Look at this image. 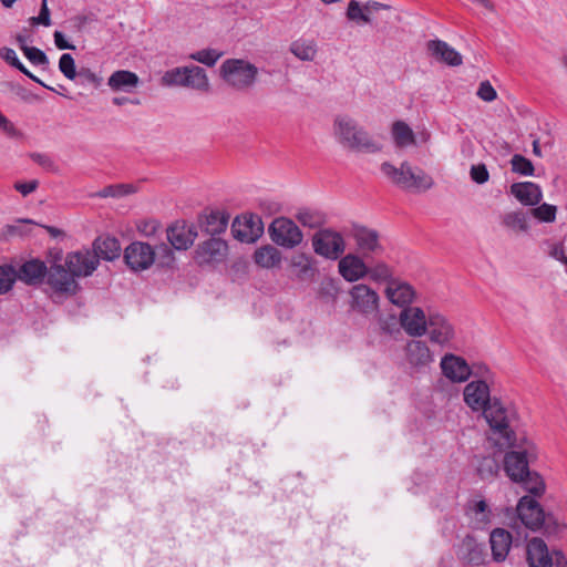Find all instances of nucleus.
<instances>
[{
    "instance_id": "ddd939ff",
    "label": "nucleus",
    "mask_w": 567,
    "mask_h": 567,
    "mask_svg": "<svg viewBox=\"0 0 567 567\" xmlns=\"http://www.w3.org/2000/svg\"><path fill=\"white\" fill-rule=\"evenodd\" d=\"M405 360L414 372H425L434 362V354L422 340H410L404 347Z\"/></svg>"
},
{
    "instance_id": "de8ad7c7",
    "label": "nucleus",
    "mask_w": 567,
    "mask_h": 567,
    "mask_svg": "<svg viewBox=\"0 0 567 567\" xmlns=\"http://www.w3.org/2000/svg\"><path fill=\"white\" fill-rule=\"evenodd\" d=\"M76 74L78 75L74 81L79 85H92L93 87L97 89L101 86L103 81L100 75H97L89 68H80V70L76 71Z\"/></svg>"
},
{
    "instance_id": "2eb2a0df",
    "label": "nucleus",
    "mask_w": 567,
    "mask_h": 567,
    "mask_svg": "<svg viewBox=\"0 0 567 567\" xmlns=\"http://www.w3.org/2000/svg\"><path fill=\"white\" fill-rule=\"evenodd\" d=\"M169 245L176 250H187L197 238V227L185 220H176L166 229Z\"/></svg>"
},
{
    "instance_id": "5fc2aeb1",
    "label": "nucleus",
    "mask_w": 567,
    "mask_h": 567,
    "mask_svg": "<svg viewBox=\"0 0 567 567\" xmlns=\"http://www.w3.org/2000/svg\"><path fill=\"white\" fill-rule=\"evenodd\" d=\"M22 52L25 55V58L34 65L49 64V59L47 54L35 47L25 48L24 51Z\"/></svg>"
},
{
    "instance_id": "c03bdc74",
    "label": "nucleus",
    "mask_w": 567,
    "mask_h": 567,
    "mask_svg": "<svg viewBox=\"0 0 567 567\" xmlns=\"http://www.w3.org/2000/svg\"><path fill=\"white\" fill-rule=\"evenodd\" d=\"M221 55L223 52L216 49H203L192 53L189 55V59L212 68L216 64V62L220 59Z\"/></svg>"
},
{
    "instance_id": "1a4fd4ad",
    "label": "nucleus",
    "mask_w": 567,
    "mask_h": 567,
    "mask_svg": "<svg viewBox=\"0 0 567 567\" xmlns=\"http://www.w3.org/2000/svg\"><path fill=\"white\" fill-rule=\"evenodd\" d=\"M271 240L284 248H295L301 244L303 234L296 223L286 217L272 220L268 228Z\"/></svg>"
},
{
    "instance_id": "09e8293b",
    "label": "nucleus",
    "mask_w": 567,
    "mask_h": 567,
    "mask_svg": "<svg viewBox=\"0 0 567 567\" xmlns=\"http://www.w3.org/2000/svg\"><path fill=\"white\" fill-rule=\"evenodd\" d=\"M135 192V188L131 184H116L109 185L97 193L99 197H122Z\"/></svg>"
},
{
    "instance_id": "e2e57ef3",
    "label": "nucleus",
    "mask_w": 567,
    "mask_h": 567,
    "mask_svg": "<svg viewBox=\"0 0 567 567\" xmlns=\"http://www.w3.org/2000/svg\"><path fill=\"white\" fill-rule=\"evenodd\" d=\"M74 27L78 31H82L85 25L96 22L97 16L93 12L85 13V14H78L72 19Z\"/></svg>"
},
{
    "instance_id": "0e129e2a",
    "label": "nucleus",
    "mask_w": 567,
    "mask_h": 567,
    "mask_svg": "<svg viewBox=\"0 0 567 567\" xmlns=\"http://www.w3.org/2000/svg\"><path fill=\"white\" fill-rule=\"evenodd\" d=\"M39 187V182L32 179L29 182H16L13 188L19 192L22 196H28Z\"/></svg>"
},
{
    "instance_id": "c9c22d12",
    "label": "nucleus",
    "mask_w": 567,
    "mask_h": 567,
    "mask_svg": "<svg viewBox=\"0 0 567 567\" xmlns=\"http://www.w3.org/2000/svg\"><path fill=\"white\" fill-rule=\"evenodd\" d=\"M392 137L396 147H405L415 144V136L411 127L403 121H396L392 124Z\"/></svg>"
},
{
    "instance_id": "7c9ffc66",
    "label": "nucleus",
    "mask_w": 567,
    "mask_h": 567,
    "mask_svg": "<svg viewBox=\"0 0 567 567\" xmlns=\"http://www.w3.org/2000/svg\"><path fill=\"white\" fill-rule=\"evenodd\" d=\"M343 147H347V148L355 151V152H363V153H371V154L378 153L382 150L381 144H379L377 141H374L362 126H359L354 136L352 138H350V141H348L343 145Z\"/></svg>"
},
{
    "instance_id": "9b49d317",
    "label": "nucleus",
    "mask_w": 567,
    "mask_h": 567,
    "mask_svg": "<svg viewBox=\"0 0 567 567\" xmlns=\"http://www.w3.org/2000/svg\"><path fill=\"white\" fill-rule=\"evenodd\" d=\"M458 561L467 567H478L486 563L487 551L483 543H478L472 535H466L455 546Z\"/></svg>"
},
{
    "instance_id": "680f3d73",
    "label": "nucleus",
    "mask_w": 567,
    "mask_h": 567,
    "mask_svg": "<svg viewBox=\"0 0 567 567\" xmlns=\"http://www.w3.org/2000/svg\"><path fill=\"white\" fill-rule=\"evenodd\" d=\"M380 329L385 334H394L396 332H400V329L398 327V320L395 316H389L386 318H380L379 319Z\"/></svg>"
},
{
    "instance_id": "7ed1b4c3",
    "label": "nucleus",
    "mask_w": 567,
    "mask_h": 567,
    "mask_svg": "<svg viewBox=\"0 0 567 567\" xmlns=\"http://www.w3.org/2000/svg\"><path fill=\"white\" fill-rule=\"evenodd\" d=\"M520 522L530 530L544 529L546 534H556L560 525L553 514L545 513L540 504L530 496H523L517 504Z\"/></svg>"
},
{
    "instance_id": "20e7f679",
    "label": "nucleus",
    "mask_w": 567,
    "mask_h": 567,
    "mask_svg": "<svg viewBox=\"0 0 567 567\" xmlns=\"http://www.w3.org/2000/svg\"><path fill=\"white\" fill-rule=\"evenodd\" d=\"M381 172L391 179L393 184L404 189L427 190L434 185L433 178L423 169L413 171L409 162H403L399 168L384 162Z\"/></svg>"
},
{
    "instance_id": "79ce46f5",
    "label": "nucleus",
    "mask_w": 567,
    "mask_h": 567,
    "mask_svg": "<svg viewBox=\"0 0 567 567\" xmlns=\"http://www.w3.org/2000/svg\"><path fill=\"white\" fill-rule=\"evenodd\" d=\"M499 470V462L493 456L483 457L477 465V474L482 480L493 478Z\"/></svg>"
},
{
    "instance_id": "338daca9",
    "label": "nucleus",
    "mask_w": 567,
    "mask_h": 567,
    "mask_svg": "<svg viewBox=\"0 0 567 567\" xmlns=\"http://www.w3.org/2000/svg\"><path fill=\"white\" fill-rule=\"evenodd\" d=\"M54 44L60 50H75V47L71 44L61 31H54L53 33Z\"/></svg>"
},
{
    "instance_id": "a211bd4d",
    "label": "nucleus",
    "mask_w": 567,
    "mask_h": 567,
    "mask_svg": "<svg viewBox=\"0 0 567 567\" xmlns=\"http://www.w3.org/2000/svg\"><path fill=\"white\" fill-rule=\"evenodd\" d=\"M442 374L454 383L465 382L472 374V370L462 357L446 353L440 363Z\"/></svg>"
},
{
    "instance_id": "864d4df0",
    "label": "nucleus",
    "mask_w": 567,
    "mask_h": 567,
    "mask_svg": "<svg viewBox=\"0 0 567 567\" xmlns=\"http://www.w3.org/2000/svg\"><path fill=\"white\" fill-rule=\"evenodd\" d=\"M60 72L69 80L74 81L76 78V68L73 56L70 53H63L59 60Z\"/></svg>"
},
{
    "instance_id": "3c124183",
    "label": "nucleus",
    "mask_w": 567,
    "mask_h": 567,
    "mask_svg": "<svg viewBox=\"0 0 567 567\" xmlns=\"http://www.w3.org/2000/svg\"><path fill=\"white\" fill-rule=\"evenodd\" d=\"M17 279V271L12 266H0V295L7 293Z\"/></svg>"
},
{
    "instance_id": "b1692460",
    "label": "nucleus",
    "mask_w": 567,
    "mask_h": 567,
    "mask_svg": "<svg viewBox=\"0 0 567 567\" xmlns=\"http://www.w3.org/2000/svg\"><path fill=\"white\" fill-rule=\"evenodd\" d=\"M48 267L44 261L31 259L21 265L17 271V279L30 286H37L47 278Z\"/></svg>"
},
{
    "instance_id": "4468645a",
    "label": "nucleus",
    "mask_w": 567,
    "mask_h": 567,
    "mask_svg": "<svg viewBox=\"0 0 567 567\" xmlns=\"http://www.w3.org/2000/svg\"><path fill=\"white\" fill-rule=\"evenodd\" d=\"M350 236L354 239L357 249L361 252L362 257L370 255H379L383 251L380 244V235L375 229L368 228L361 225H353Z\"/></svg>"
},
{
    "instance_id": "6e6d98bb",
    "label": "nucleus",
    "mask_w": 567,
    "mask_h": 567,
    "mask_svg": "<svg viewBox=\"0 0 567 567\" xmlns=\"http://www.w3.org/2000/svg\"><path fill=\"white\" fill-rule=\"evenodd\" d=\"M30 157L31 159L37 163L38 165H40L42 168H44L45 171L48 172H56L58 171V166L56 164L54 163V161L52 159L51 156H49L48 154H43V153H31L30 154Z\"/></svg>"
},
{
    "instance_id": "49530a36",
    "label": "nucleus",
    "mask_w": 567,
    "mask_h": 567,
    "mask_svg": "<svg viewBox=\"0 0 567 567\" xmlns=\"http://www.w3.org/2000/svg\"><path fill=\"white\" fill-rule=\"evenodd\" d=\"M512 172L523 175L533 176L535 168L533 163L520 154H515L511 158Z\"/></svg>"
},
{
    "instance_id": "f257e3e1",
    "label": "nucleus",
    "mask_w": 567,
    "mask_h": 567,
    "mask_svg": "<svg viewBox=\"0 0 567 567\" xmlns=\"http://www.w3.org/2000/svg\"><path fill=\"white\" fill-rule=\"evenodd\" d=\"M509 442H506L503 434H496V443L499 446L511 449L504 455V471L511 481L519 483L524 489L534 496H542L545 492V482L535 471L529 470L530 458L534 456V446L525 437L518 439L509 424Z\"/></svg>"
},
{
    "instance_id": "473e14b6",
    "label": "nucleus",
    "mask_w": 567,
    "mask_h": 567,
    "mask_svg": "<svg viewBox=\"0 0 567 567\" xmlns=\"http://www.w3.org/2000/svg\"><path fill=\"white\" fill-rule=\"evenodd\" d=\"M254 260L262 268H274L280 265L281 252L271 245H265L255 251Z\"/></svg>"
},
{
    "instance_id": "f03ea898",
    "label": "nucleus",
    "mask_w": 567,
    "mask_h": 567,
    "mask_svg": "<svg viewBox=\"0 0 567 567\" xmlns=\"http://www.w3.org/2000/svg\"><path fill=\"white\" fill-rule=\"evenodd\" d=\"M464 401L473 411H482L493 434H503L509 442V424H513L516 413L499 399L491 398L489 388L483 380L472 381L464 388Z\"/></svg>"
},
{
    "instance_id": "bb28decb",
    "label": "nucleus",
    "mask_w": 567,
    "mask_h": 567,
    "mask_svg": "<svg viewBox=\"0 0 567 567\" xmlns=\"http://www.w3.org/2000/svg\"><path fill=\"white\" fill-rule=\"evenodd\" d=\"M511 194L525 206L538 205L543 198L540 187L533 182H519L512 184Z\"/></svg>"
},
{
    "instance_id": "774afa93",
    "label": "nucleus",
    "mask_w": 567,
    "mask_h": 567,
    "mask_svg": "<svg viewBox=\"0 0 567 567\" xmlns=\"http://www.w3.org/2000/svg\"><path fill=\"white\" fill-rule=\"evenodd\" d=\"M391 9V6L389 4H385V3H381V2H378V1H368L365 4H364V10L365 12L370 16L371 13L373 12H378L380 10H389Z\"/></svg>"
},
{
    "instance_id": "f704fd0d",
    "label": "nucleus",
    "mask_w": 567,
    "mask_h": 567,
    "mask_svg": "<svg viewBox=\"0 0 567 567\" xmlns=\"http://www.w3.org/2000/svg\"><path fill=\"white\" fill-rule=\"evenodd\" d=\"M186 87H192L199 91H208L209 82L206 71L198 65H186Z\"/></svg>"
},
{
    "instance_id": "bf43d9fd",
    "label": "nucleus",
    "mask_w": 567,
    "mask_h": 567,
    "mask_svg": "<svg viewBox=\"0 0 567 567\" xmlns=\"http://www.w3.org/2000/svg\"><path fill=\"white\" fill-rule=\"evenodd\" d=\"M470 176L476 184H484L489 178V173L485 164L473 165L470 171Z\"/></svg>"
},
{
    "instance_id": "9d476101",
    "label": "nucleus",
    "mask_w": 567,
    "mask_h": 567,
    "mask_svg": "<svg viewBox=\"0 0 567 567\" xmlns=\"http://www.w3.org/2000/svg\"><path fill=\"white\" fill-rule=\"evenodd\" d=\"M124 261L134 272L150 269L155 264V250L144 241H133L124 249Z\"/></svg>"
},
{
    "instance_id": "e433bc0d",
    "label": "nucleus",
    "mask_w": 567,
    "mask_h": 567,
    "mask_svg": "<svg viewBox=\"0 0 567 567\" xmlns=\"http://www.w3.org/2000/svg\"><path fill=\"white\" fill-rule=\"evenodd\" d=\"M291 266L297 270L300 279H308L315 276L316 268L312 266L311 257L306 254H299L292 258Z\"/></svg>"
},
{
    "instance_id": "0eeeda50",
    "label": "nucleus",
    "mask_w": 567,
    "mask_h": 567,
    "mask_svg": "<svg viewBox=\"0 0 567 567\" xmlns=\"http://www.w3.org/2000/svg\"><path fill=\"white\" fill-rule=\"evenodd\" d=\"M526 559L529 567H567V558L560 550L549 553L542 538H533L527 544Z\"/></svg>"
},
{
    "instance_id": "423d86ee",
    "label": "nucleus",
    "mask_w": 567,
    "mask_h": 567,
    "mask_svg": "<svg viewBox=\"0 0 567 567\" xmlns=\"http://www.w3.org/2000/svg\"><path fill=\"white\" fill-rule=\"evenodd\" d=\"M313 251L326 259L338 260L346 251L343 236L332 228L319 229L312 236Z\"/></svg>"
},
{
    "instance_id": "4be33fe9",
    "label": "nucleus",
    "mask_w": 567,
    "mask_h": 567,
    "mask_svg": "<svg viewBox=\"0 0 567 567\" xmlns=\"http://www.w3.org/2000/svg\"><path fill=\"white\" fill-rule=\"evenodd\" d=\"M227 249L228 246L225 240L212 236V238L198 245L195 251V259L199 265L221 261L226 256Z\"/></svg>"
},
{
    "instance_id": "dca6fc26",
    "label": "nucleus",
    "mask_w": 567,
    "mask_h": 567,
    "mask_svg": "<svg viewBox=\"0 0 567 567\" xmlns=\"http://www.w3.org/2000/svg\"><path fill=\"white\" fill-rule=\"evenodd\" d=\"M234 238L241 243H255L264 234L261 218L255 215L240 219L236 217L231 225Z\"/></svg>"
},
{
    "instance_id": "6e6552de",
    "label": "nucleus",
    "mask_w": 567,
    "mask_h": 567,
    "mask_svg": "<svg viewBox=\"0 0 567 567\" xmlns=\"http://www.w3.org/2000/svg\"><path fill=\"white\" fill-rule=\"evenodd\" d=\"M45 279L53 299L74 296L79 289V284L69 269L60 264H53L48 268Z\"/></svg>"
},
{
    "instance_id": "6ab92c4d",
    "label": "nucleus",
    "mask_w": 567,
    "mask_h": 567,
    "mask_svg": "<svg viewBox=\"0 0 567 567\" xmlns=\"http://www.w3.org/2000/svg\"><path fill=\"white\" fill-rule=\"evenodd\" d=\"M97 266L99 259L89 250L70 252L65 258V267L74 278L92 275Z\"/></svg>"
},
{
    "instance_id": "a19ab883",
    "label": "nucleus",
    "mask_w": 567,
    "mask_h": 567,
    "mask_svg": "<svg viewBox=\"0 0 567 567\" xmlns=\"http://www.w3.org/2000/svg\"><path fill=\"white\" fill-rule=\"evenodd\" d=\"M291 53L302 61H312L317 49L312 41H295L290 47Z\"/></svg>"
},
{
    "instance_id": "72a5a7b5",
    "label": "nucleus",
    "mask_w": 567,
    "mask_h": 567,
    "mask_svg": "<svg viewBox=\"0 0 567 567\" xmlns=\"http://www.w3.org/2000/svg\"><path fill=\"white\" fill-rule=\"evenodd\" d=\"M360 125L348 116H338L334 120V134L339 143L343 146L350 138H352Z\"/></svg>"
},
{
    "instance_id": "a878e982",
    "label": "nucleus",
    "mask_w": 567,
    "mask_h": 567,
    "mask_svg": "<svg viewBox=\"0 0 567 567\" xmlns=\"http://www.w3.org/2000/svg\"><path fill=\"white\" fill-rule=\"evenodd\" d=\"M427 50L437 61L443 62L450 66H458L463 63L461 53L445 41L439 39L430 40L427 42Z\"/></svg>"
},
{
    "instance_id": "aec40b11",
    "label": "nucleus",
    "mask_w": 567,
    "mask_h": 567,
    "mask_svg": "<svg viewBox=\"0 0 567 567\" xmlns=\"http://www.w3.org/2000/svg\"><path fill=\"white\" fill-rule=\"evenodd\" d=\"M351 308L363 315H370L378 309L379 296L369 286L359 284L350 290Z\"/></svg>"
},
{
    "instance_id": "58836bf2",
    "label": "nucleus",
    "mask_w": 567,
    "mask_h": 567,
    "mask_svg": "<svg viewBox=\"0 0 567 567\" xmlns=\"http://www.w3.org/2000/svg\"><path fill=\"white\" fill-rule=\"evenodd\" d=\"M297 220L305 227L317 228L324 223L323 215L309 208L300 209L296 215Z\"/></svg>"
},
{
    "instance_id": "13d9d810",
    "label": "nucleus",
    "mask_w": 567,
    "mask_h": 567,
    "mask_svg": "<svg viewBox=\"0 0 567 567\" xmlns=\"http://www.w3.org/2000/svg\"><path fill=\"white\" fill-rule=\"evenodd\" d=\"M0 58L2 60H4L10 66L21 71L23 69V64L21 63V61L19 60V58L17 56V53L13 49L11 48H1L0 49Z\"/></svg>"
},
{
    "instance_id": "5701e85b",
    "label": "nucleus",
    "mask_w": 567,
    "mask_h": 567,
    "mask_svg": "<svg viewBox=\"0 0 567 567\" xmlns=\"http://www.w3.org/2000/svg\"><path fill=\"white\" fill-rule=\"evenodd\" d=\"M363 258L357 254H348L340 257L338 264L339 274L349 282L364 278L368 276L369 266L364 262Z\"/></svg>"
},
{
    "instance_id": "4d7b16f0",
    "label": "nucleus",
    "mask_w": 567,
    "mask_h": 567,
    "mask_svg": "<svg viewBox=\"0 0 567 567\" xmlns=\"http://www.w3.org/2000/svg\"><path fill=\"white\" fill-rule=\"evenodd\" d=\"M29 21L32 25H39V24L44 25V27L51 25V17H50V10L48 8V0H42L39 16L31 17L29 19Z\"/></svg>"
},
{
    "instance_id": "2f4dec72",
    "label": "nucleus",
    "mask_w": 567,
    "mask_h": 567,
    "mask_svg": "<svg viewBox=\"0 0 567 567\" xmlns=\"http://www.w3.org/2000/svg\"><path fill=\"white\" fill-rule=\"evenodd\" d=\"M140 83L136 73L128 70H118L111 74L107 85L115 92H132Z\"/></svg>"
},
{
    "instance_id": "4c0bfd02",
    "label": "nucleus",
    "mask_w": 567,
    "mask_h": 567,
    "mask_svg": "<svg viewBox=\"0 0 567 567\" xmlns=\"http://www.w3.org/2000/svg\"><path fill=\"white\" fill-rule=\"evenodd\" d=\"M155 264L159 268H173L175 264V255L173 247L165 243L157 245L155 248Z\"/></svg>"
},
{
    "instance_id": "8fccbe9b",
    "label": "nucleus",
    "mask_w": 567,
    "mask_h": 567,
    "mask_svg": "<svg viewBox=\"0 0 567 567\" xmlns=\"http://www.w3.org/2000/svg\"><path fill=\"white\" fill-rule=\"evenodd\" d=\"M368 276L377 282H390L393 280L392 269L385 262H377L374 266L369 267Z\"/></svg>"
},
{
    "instance_id": "393cba45",
    "label": "nucleus",
    "mask_w": 567,
    "mask_h": 567,
    "mask_svg": "<svg viewBox=\"0 0 567 567\" xmlns=\"http://www.w3.org/2000/svg\"><path fill=\"white\" fill-rule=\"evenodd\" d=\"M466 514L475 529H485L492 523L493 514L485 499H470Z\"/></svg>"
},
{
    "instance_id": "cd10ccee",
    "label": "nucleus",
    "mask_w": 567,
    "mask_h": 567,
    "mask_svg": "<svg viewBox=\"0 0 567 567\" xmlns=\"http://www.w3.org/2000/svg\"><path fill=\"white\" fill-rule=\"evenodd\" d=\"M385 295L393 305L408 308L415 297V290L406 282L391 280L385 289Z\"/></svg>"
},
{
    "instance_id": "69168bd1",
    "label": "nucleus",
    "mask_w": 567,
    "mask_h": 567,
    "mask_svg": "<svg viewBox=\"0 0 567 567\" xmlns=\"http://www.w3.org/2000/svg\"><path fill=\"white\" fill-rule=\"evenodd\" d=\"M158 228H159V223L154 219L143 221L142 225L138 226V230L147 237L154 236Z\"/></svg>"
},
{
    "instance_id": "603ef678",
    "label": "nucleus",
    "mask_w": 567,
    "mask_h": 567,
    "mask_svg": "<svg viewBox=\"0 0 567 567\" xmlns=\"http://www.w3.org/2000/svg\"><path fill=\"white\" fill-rule=\"evenodd\" d=\"M557 208L554 205L544 203L532 209V214L539 221L553 223L556 219Z\"/></svg>"
},
{
    "instance_id": "c85d7f7f",
    "label": "nucleus",
    "mask_w": 567,
    "mask_h": 567,
    "mask_svg": "<svg viewBox=\"0 0 567 567\" xmlns=\"http://www.w3.org/2000/svg\"><path fill=\"white\" fill-rule=\"evenodd\" d=\"M489 544L494 560L503 561L512 546V535L504 528H495L489 535Z\"/></svg>"
},
{
    "instance_id": "f3484780",
    "label": "nucleus",
    "mask_w": 567,
    "mask_h": 567,
    "mask_svg": "<svg viewBox=\"0 0 567 567\" xmlns=\"http://www.w3.org/2000/svg\"><path fill=\"white\" fill-rule=\"evenodd\" d=\"M400 324L411 337H422L426 333L429 315L419 307L404 308L400 313Z\"/></svg>"
},
{
    "instance_id": "052dcab7",
    "label": "nucleus",
    "mask_w": 567,
    "mask_h": 567,
    "mask_svg": "<svg viewBox=\"0 0 567 567\" xmlns=\"http://www.w3.org/2000/svg\"><path fill=\"white\" fill-rule=\"evenodd\" d=\"M477 96L485 101V102H492L497 97V93L495 89L492 86V84L488 81H483L477 90Z\"/></svg>"
},
{
    "instance_id": "f8f14e48",
    "label": "nucleus",
    "mask_w": 567,
    "mask_h": 567,
    "mask_svg": "<svg viewBox=\"0 0 567 567\" xmlns=\"http://www.w3.org/2000/svg\"><path fill=\"white\" fill-rule=\"evenodd\" d=\"M430 340L443 348H450L455 339V328L451 321L437 311H429L427 330Z\"/></svg>"
},
{
    "instance_id": "c756f323",
    "label": "nucleus",
    "mask_w": 567,
    "mask_h": 567,
    "mask_svg": "<svg viewBox=\"0 0 567 567\" xmlns=\"http://www.w3.org/2000/svg\"><path fill=\"white\" fill-rule=\"evenodd\" d=\"M93 255L97 259L114 260L120 257L122 248L117 238L112 236L97 237L93 243Z\"/></svg>"
},
{
    "instance_id": "37998d69",
    "label": "nucleus",
    "mask_w": 567,
    "mask_h": 567,
    "mask_svg": "<svg viewBox=\"0 0 567 567\" xmlns=\"http://www.w3.org/2000/svg\"><path fill=\"white\" fill-rule=\"evenodd\" d=\"M186 66H178L166 71L162 79L161 84L164 86H186Z\"/></svg>"
},
{
    "instance_id": "ea45409f",
    "label": "nucleus",
    "mask_w": 567,
    "mask_h": 567,
    "mask_svg": "<svg viewBox=\"0 0 567 567\" xmlns=\"http://www.w3.org/2000/svg\"><path fill=\"white\" fill-rule=\"evenodd\" d=\"M503 225L516 231H526L528 229L527 216L520 210L507 213L503 216Z\"/></svg>"
},
{
    "instance_id": "39448f33",
    "label": "nucleus",
    "mask_w": 567,
    "mask_h": 567,
    "mask_svg": "<svg viewBox=\"0 0 567 567\" xmlns=\"http://www.w3.org/2000/svg\"><path fill=\"white\" fill-rule=\"evenodd\" d=\"M219 71L223 80L238 91L251 87L258 75L257 66L243 59H227Z\"/></svg>"
},
{
    "instance_id": "412c9836",
    "label": "nucleus",
    "mask_w": 567,
    "mask_h": 567,
    "mask_svg": "<svg viewBox=\"0 0 567 567\" xmlns=\"http://www.w3.org/2000/svg\"><path fill=\"white\" fill-rule=\"evenodd\" d=\"M229 218L226 210L205 209L198 215L197 221L203 231L215 237L226 230Z\"/></svg>"
},
{
    "instance_id": "a18cd8bd",
    "label": "nucleus",
    "mask_w": 567,
    "mask_h": 567,
    "mask_svg": "<svg viewBox=\"0 0 567 567\" xmlns=\"http://www.w3.org/2000/svg\"><path fill=\"white\" fill-rule=\"evenodd\" d=\"M347 18L358 24L371 23L370 16L365 12L364 6L361 7L357 0H351L348 4Z\"/></svg>"
}]
</instances>
